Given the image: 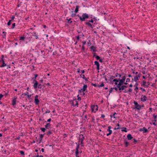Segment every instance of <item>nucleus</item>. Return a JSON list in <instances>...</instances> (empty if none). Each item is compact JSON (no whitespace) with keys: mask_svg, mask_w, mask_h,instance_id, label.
I'll return each instance as SVG.
<instances>
[{"mask_svg":"<svg viewBox=\"0 0 157 157\" xmlns=\"http://www.w3.org/2000/svg\"><path fill=\"white\" fill-rule=\"evenodd\" d=\"M80 21H85L86 19H87L89 18V16L86 13H84L82 14V17L79 16L78 15Z\"/></svg>","mask_w":157,"mask_h":157,"instance_id":"1","label":"nucleus"},{"mask_svg":"<svg viewBox=\"0 0 157 157\" xmlns=\"http://www.w3.org/2000/svg\"><path fill=\"white\" fill-rule=\"evenodd\" d=\"M134 103L135 105V109H136L139 110L141 109V105H140L136 101H134Z\"/></svg>","mask_w":157,"mask_h":157,"instance_id":"2","label":"nucleus"},{"mask_svg":"<svg viewBox=\"0 0 157 157\" xmlns=\"http://www.w3.org/2000/svg\"><path fill=\"white\" fill-rule=\"evenodd\" d=\"M87 87V86L86 84L84 85L83 86V87L80 90H79L78 93L79 94L80 93H81V91H82L83 92H84L85 91Z\"/></svg>","mask_w":157,"mask_h":157,"instance_id":"3","label":"nucleus"},{"mask_svg":"<svg viewBox=\"0 0 157 157\" xmlns=\"http://www.w3.org/2000/svg\"><path fill=\"white\" fill-rule=\"evenodd\" d=\"M112 128V127L111 126H109L108 127V129H107V131H109V133H107V136H109L110 134H111L112 132V130H110V129Z\"/></svg>","mask_w":157,"mask_h":157,"instance_id":"4","label":"nucleus"},{"mask_svg":"<svg viewBox=\"0 0 157 157\" xmlns=\"http://www.w3.org/2000/svg\"><path fill=\"white\" fill-rule=\"evenodd\" d=\"M147 97L144 95H142L141 97V101H146L147 100Z\"/></svg>","mask_w":157,"mask_h":157,"instance_id":"5","label":"nucleus"},{"mask_svg":"<svg viewBox=\"0 0 157 157\" xmlns=\"http://www.w3.org/2000/svg\"><path fill=\"white\" fill-rule=\"evenodd\" d=\"M39 102V101L38 99V95H36L35 98V102L36 105H38Z\"/></svg>","mask_w":157,"mask_h":157,"instance_id":"6","label":"nucleus"},{"mask_svg":"<svg viewBox=\"0 0 157 157\" xmlns=\"http://www.w3.org/2000/svg\"><path fill=\"white\" fill-rule=\"evenodd\" d=\"M72 105L74 106H75L78 105V101L76 100H74L72 102Z\"/></svg>","mask_w":157,"mask_h":157,"instance_id":"7","label":"nucleus"},{"mask_svg":"<svg viewBox=\"0 0 157 157\" xmlns=\"http://www.w3.org/2000/svg\"><path fill=\"white\" fill-rule=\"evenodd\" d=\"M40 139L38 140H36L37 141H38V142L39 143H41L42 139L43 137H44V134H40Z\"/></svg>","mask_w":157,"mask_h":157,"instance_id":"8","label":"nucleus"},{"mask_svg":"<svg viewBox=\"0 0 157 157\" xmlns=\"http://www.w3.org/2000/svg\"><path fill=\"white\" fill-rule=\"evenodd\" d=\"M94 64L97 66V70H99V66H100V64L99 63V62L96 61L94 62Z\"/></svg>","mask_w":157,"mask_h":157,"instance_id":"9","label":"nucleus"},{"mask_svg":"<svg viewBox=\"0 0 157 157\" xmlns=\"http://www.w3.org/2000/svg\"><path fill=\"white\" fill-rule=\"evenodd\" d=\"M33 81L35 82L34 83L33 87L35 89H36L37 87V86L38 85V82L35 79L33 80Z\"/></svg>","mask_w":157,"mask_h":157,"instance_id":"10","label":"nucleus"},{"mask_svg":"<svg viewBox=\"0 0 157 157\" xmlns=\"http://www.w3.org/2000/svg\"><path fill=\"white\" fill-rule=\"evenodd\" d=\"M84 137L83 136V135L81 134L79 135V142H80V141H83L84 139Z\"/></svg>","mask_w":157,"mask_h":157,"instance_id":"11","label":"nucleus"},{"mask_svg":"<svg viewBox=\"0 0 157 157\" xmlns=\"http://www.w3.org/2000/svg\"><path fill=\"white\" fill-rule=\"evenodd\" d=\"M140 131H143L145 133L147 131V129L145 127H144L140 129Z\"/></svg>","mask_w":157,"mask_h":157,"instance_id":"12","label":"nucleus"},{"mask_svg":"<svg viewBox=\"0 0 157 157\" xmlns=\"http://www.w3.org/2000/svg\"><path fill=\"white\" fill-rule=\"evenodd\" d=\"M140 76V74L137 75L136 76H135L134 78V81L136 82L138 80Z\"/></svg>","mask_w":157,"mask_h":157,"instance_id":"13","label":"nucleus"},{"mask_svg":"<svg viewBox=\"0 0 157 157\" xmlns=\"http://www.w3.org/2000/svg\"><path fill=\"white\" fill-rule=\"evenodd\" d=\"M119 81V82L117 84V85L120 86L123 85V84L124 83V81H123V80H122V79H121L120 78Z\"/></svg>","mask_w":157,"mask_h":157,"instance_id":"14","label":"nucleus"},{"mask_svg":"<svg viewBox=\"0 0 157 157\" xmlns=\"http://www.w3.org/2000/svg\"><path fill=\"white\" fill-rule=\"evenodd\" d=\"M17 98H13L12 101V105L13 106L15 105L16 102Z\"/></svg>","mask_w":157,"mask_h":157,"instance_id":"15","label":"nucleus"},{"mask_svg":"<svg viewBox=\"0 0 157 157\" xmlns=\"http://www.w3.org/2000/svg\"><path fill=\"white\" fill-rule=\"evenodd\" d=\"M127 139L128 140H132L133 137L130 134H128L127 136Z\"/></svg>","mask_w":157,"mask_h":157,"instance_id":"16","label":"nucleus"},{"mask_svg":"<svg viewBox=\"0 0 157 157\" xmlns=\"http://www.w3.org/2000/svg\"><path fill=\"white\" fill-rule=\"evenodd\" d=\"M51 124L50 123H47L45 125V128L47 129H49L50 128Z\"/></svg>","mask_w":157,"mask_h":157,"instance_id":"17","label":"nucleus"},{"mask_svg":"<svg viewBox=\"0 0 157 157\" xmlns=\"http://www.w3.org/2000/svg\"><path fill=\"white\" fill-rule=\"evenodd\" d=\"M85 24L89 26H90L91 28L93 29V25L90 23L89 22H86L85 23Z\"/></svg>","mask_w":157,"mask_h":157,"instance_id":"18","label":"nucleus"},{"mask_svg":"<svg viewBox=\"0 0 157 157\" xmlns=\"http://www.w3.org/2000/svg\"><path fill=\"white\" fill-rule=\"evenodd\" d=\"M143 84H141V86H143L146 87H148V86H147L145 85L146 83V82L144 80H143Z\"/></svg>","mask_w":157,"mask_h":157,"instance_id":"19","label":"nucleus"},{"mask_svg":"<svg viewBox=\"0 0 157 157\" xmlns=\"http://www.w3.org/2000/svg\"><path fill=\"white\" fill-rule=\"evenodd\" d=\"M80 7L79 6H76V8L75 10V13H77L78 12V9Z\"/></svg>","mask_w":157,"mask_h":157,"instance_id":"20","label":"nucleus"},{"mask_svg":"<svg viewBox=\"0 0 157 157\" xmlns=\"http://www.w3.org/2000/svg\"><path fill=\"white\" fill-rule=\"evenodd\" d=\"M2 61V64L1 65V67H3L6 66V64L5 63L4 60H3V61H1V62Z\"/></svg>","mask_w":157,"mask_h":157,"instance_id":"21","label":"nucleus"},{"mask_svg":"<svg viewBox=\"0 0 157 157\" xmlns=\"http://www.w3.org/2000/svg\"><path fill=\"white\" fill-rule=\"evenodd\" d=\"M157 115H155V114H154L153 115V117L154 118V120H153V121H154V122H156L157 120H156V119H157Z\"/></svg>","mask_w":157,"mask_h":157,"instance_id":"22","label":"nucleus"},{"mask_svg":"<svg viewBox=\"0 0 157 157\" xmlns=\"http://www.w3.org/2000/svg\"><path fill=\"white\" fill-rule=\"evenodd\" d=\"M124 144L126 147H128V146L129 144V143L126 141H124Z\"/></svg>","mask_w":157,"mask_h":157,"instance_id":"23","label":"nucleus"},{"mask_svg":"<svg viewBox=\"0 0 157 157\" xmlns=\"http://www.w3.org/2000/svg\"><path fill=\"white\" fill-rule=\"evenodd\" d=\"M52 133V132L50 130H49L48 132L47 133V134L48 136H49Z\"/></svg>","mask_w":157,"mask_h":157,"instance_id":"24","label":"nucleus"},{"mask_svg":"<svg viewBox=\"0 0 157 157\" xmlns=\"http://www.w3.org/2000/svg\"><path fill=\"white\" fill-rule=\"evenodd\" d=\"M78 153H79V151H78V150H76V151H75V156L76 157H78V156H78Z\"/></svg>","mask_w":157,"mask_h":157,"instance_id":"25","label":"nucleus"},{"mask_svg":"<svg viewBox=\"0 0 157 157\" xmlns=\"http://www.w3.org/2000/svg\"><path fill=\"white\" fill-rule=\"evenodd\" d=\"M35 37L36 39H37L38 38V35L36 34V33H34L33 34V35Z\"/></svg>","mask_w":157,"mask_h":157,"instance_id":"26","label":"nucleus"},{"mask_svg":"<svg viewBox=\"0 0 157 157\" xmlns=\"http://www.w3.org/2000/svg\"><path fill=\"white\" fill-rule=\"evenodd\" d=\"M25 38V37L21 36V37H20L19 40H23V41H24Z\"/></svg>","mask_w":157,"mask_h":157,"instance_id":"27","label":"nucleus"},{"mask_svg":"<svg viewBox=\"0 0 157 157\" xmlns=\"http://www.w3.org/2000/svg\"><path fill=\"white\" fill-rule=\"evenodd\" d=\"M104 86V84L103 82H102L101 84L100 85H98V86L99 87H102Z\"/></svg>","mask_w":157,"mask_h":157,"instance_id":"28","label":"nucleus"},{"mask_svg":"<svg viewBox=\"0 0 157 157\" xmlns=\"http://www.w3.org/2000/svg\"><path fill=\"white\" fill-rule=\"evenodd\" d=\"M119 80H120V78L118 79L116 78V79H113V81L115 82H119Z\"/></svg>","mask_w":157,"mask_h":157,"instance_id":"29","label":"nucleus"},{"mask_svg":"<svg viewBox=\"0 0 157 157\" xmlns=\"http://www.w3.org/2000/svg\"><path fill=\"white\" fill-rule=\"evenodd\" d=\"M92 50H93V51L94 52H95V48H96L94 47V46H92L91 47H90V48Z\"/></svg>","mask_w":157,"mask_h":157,"instance_id":"30","label":"nucleus"},{"mask_svg":"<svg viewBox=\"0 0 157 157\" xmlns=\"http://www.w3.org/2000/svg\"><path fill=\"white\" fill-rule=\"evenodd\" d=\"M116 114V113L115 112L112 115H110V116L111 117H113L114 118H115V115Z\"/></svg>","mask_w":157,"mask_h":157,"instance_id":"31","label":"nucleus"},{"mask_svg":"<svg viewBox=\"0 0 157 157\" xmlns=\"http://www.w3.org/2000/svg\"><path fill=\"white\" fill-rule=\"evenodd\" d=\"M123 129L122 130V131H124L125 132H127V128H124V127H123Z\"/></svg>","mask_w":157,"mask_h":157,"instance_id":"32","label":"nucleus"},{"mask_svg":"<svg viewBox=\"0 0 157 157\" xmlns=\"http://www.w3.org/2000/svg\"><path fill=\"white\" fill-rule=\"evenodd\" d=\"M79 144L78 143L75 149V150H78V149L79 148Z\"/></svg>","mask_w":157,"mask_h":157,"instance_id":"33","label":"nucleus"},{"mask_svg":"<svg viewBox=\"0 0 157 157\" xmlns=\"http://www.w3.org/2000/svg\"><path fill=\"white\" fill-rule=\"evenodd\" d=\"M117 87L119 89V90L120 91V92H121V90H122V89L120 87V86H117Z\"/></svg>","mask_w":157,"mask_h":157,"instance_id":"34","label":"nucleus"},{"mask_svg":"<svg viewBox=\"0 0 157 157\" xmlns=\"http://www.w3.org/2000/svg\"><path fill=\"white\" fill-rule=\"evenodd\" d=\"M42 85L40 84H39L38 86H37L38 88L39 89H41L42 88Z\"/></svg>","mask_w":157,"mask_h":157,"instance_id":"35","label":"nucleus"},{"mask_svg":"<svg viewBox=\"0 0 157 157\" xmlns=\"http://www.w3.org/2000/svg\"><path fill=\"white\" fill-rule=\"evenodd\" d=\"M71 18H70L69 19H67V20L68 21V23H71L72 22V21H70L71 20Z\"/></svg>","mask_w":157,"mask_h":157,"instance_id":"36","label":"nucleus"},{"mask_svg":"<svg viewBox=\"0 0 157 157\" xmlns=\"http://www.w3.org/2000/svg\"><path fill=\"white\" fill-rule=\"evenodd\" d=\"M40 129L43 132H44L45 131V129L44 128H41Z\"/></svg>","mask_w":157,"mask_h":157,"instance_id":"37","label":"nucleus"},{"mask_svg":"<svg viewBox=\"0 0 157 157\" xmlns=\"http://www.w3.org/2000/svg\"><path fill=\"white\" fill-rule=\"evenodd\" d=\"M1 57H2V58H1V59H0V62H1V61H3V60H4V59H3L4 57V55H2Z\"/></svg>","mask_w":157,"mask_h":157,"instance_id":"38","label":"nucleus"},{"mask_svg":"<svg viewBox=\"0 0 157 157\" xmlns=\"http://www.w3.org/2000/svg\"><path fill=\"white\" fill-rule=\"evenodd\" d=\"M20 152L21 153V154L22 155H24L25 154L24 152L22 151H20Z\"/></svg>","mask_w":157,"mask_h":157,"instance_id":"39","label":"nucleus"},{"mask_svg":"<svg viewBox=\"0 0 157 157\" xmlns=\"http://www.w3.org/2000/svg\"><path fill=\"white\" fill-rule=\"evenodd\" d=\"M95 58L97 60H99L100 58V57L98 56H95Z\"/></svg>","mask_w":157,"mask_h":157,"instance_id":"40","label":"nucleus"},{"mask_svg":"<svg viewBox=\"0 0 157 157\" xmlns=\"http://www.w3.org/2000/svg\"><path fill=\"white\" fill-rule=\"evenodd\" d=\"M80 76L82 77L83 79H85V76L84 75L81 74L80 75Z\"/></svg>","mask_w":157,"mask_h":157,"instance_id":"41","label":"nucleus"},{"mask_svg":"<svg viewBox=\"0 0 157 157\" xmlns=\"http://www.w3.org/2000/svg\"><path fill=\"white\" fill-rule=\"evenodd\" d=\"M125 79H126V77L125 76H124L122 77V78L121 79L122 80H123V81H125Z\"/></svg>","mask_w":157,"mask_h":157,"instance_id":"42","label":"nucleus"},{"mask_svg":"<svg viewBox=\"0 0 157 157\" xmlns=\"http://www.w3.org/2000/svg\"><path fill=\"white\" fill-rule=\"evenodd\" d=\"M113 89L115 90H116V91H118V89L117 86L115 87H113Z\"/></svg>","mask_w":157,"mask_h":157,"instance_id":"43","label":"nucleus"},{"mask_svg":"<svg viewBox=\"0 0 157 157\" xmlns=\"http://www.w3.org/2000/svg\"><path fill=\"white\" fill-rule=\"evenodd\" d=\"M31 94H30V95H28V96H27V97H28V99H31Z\"/></svg>","mask_w":157,"mask_h":157,"instance_id":"44","label":"nucleus"},{"mask_svg":"<svg viewBox=\"0 0 157 157\" xmlns=\"http://www.w3.org/2000/svg\"><path fill=\"white\" fill-rule=\"evenodd\" d=\"M38 75L37 74H35L34 76L35 77L33 78L34 79H35L36 78V77H37Z\"/></svg>","mask_w":157,"mask_h":157,"instance_id":"45","label":"nucleus"},{"mask_svg":"<svg viewBox=\"0 0 157 157\" xmlns=\"http://www.w3.org/2000/svg\"><path fill=\"white\" fill-rule=\"evenodd\" d=\"M91 85L92 86H94L95 87H97L98 86V85H97L96 84H94L93 83H91Z\"/></svg>","mask_w":157,"mask_h":157,"instance_id":"46","label":"nucleus"},{"mask_svg":"<svg viewBox=\"0 0 157 157\" xmlns=\"http://www.w3.org/2000/svg\"><path fill=\"white\" fill-rule=\"evenodd\" d=\"M15 26V23H13V24H12V29L14 28Z\"/></svg>","mask_w":157,"mask_h":157,"instance_id":"47","label":"nucleus"},{"mask_svg":"<svg viewBox=\"0 0 157 157\" xmlns=\"http://www.w3.org/2000/svg\"><path fill=\"white\" fill-rule=\"evenodd\" d=\"M29 94V93L28 92H25V93H24V95L25 96H26V95L28 96V95H29V94Z\"/></svg>","mask_w":157,"mask_h":157,"instance_id":"48","label":"nucleus"},{"mask_svg":"<svg viewBox=\"0 0 157 157\" xmlns=\"http://www.w3.org/2000/svg\"><path fill=\"white\" fill-rule=\"evenodd\" d=\"M120 87L122 89V90H124L125 89V88L124 87L123 85H122L121 86H120Z\"/></svg>","mask_w":157,"mask_h":157,"instance_id":"49","label":"nucleus"},{"mask_svg":"<svg viewBox=\"0 0 157 157\" xmlns=\"http://www.w3.org/2000/svg\"><path fill=\"white\" fill-rule=\"evenodd\" d=\"M130 81V79L129 78H127L126 80V82H129Z\"/></svg>","mask_w":157,"mask_h":157,"instance_id":"50","label":"nucleus"},{"mask_svg":"<svg viewBox=\"0 0 157 157\" xmlns=\"http://www.w3.org/2000/svg\"><path fill=\"white\" fill-rule=\"evenodd\" d=\"M3 95L2 94H0V100H1Z\"/></svg>","mask_w":157,"mask_h":157,"instance_id":"51","label":"nucleus"},{"mask_svg":"<svg viewBox=\"0 0 157 157\" xmlns=\"http://www.w3.org/2000/svg\"><path fill=\"white\" fill-rule=\"evenodd\" d=\"M113 89V88H111V89H110L109 91V93H111L112 92Z\"/></svg>","mask_w":157,"mask_h":157,"instance_id":"52","label":"nucleus"},{"mask_svg":"<svg viewBox=\"0 0 157 157\" xmlns=\"http://www.w3.org/2000/svg\"><path fill=\"white\" fill-rule=\"evenodd\" d=\"M132 91V90L131 89L129 88L128 90V92H131Z\"/></svg>","mask_w":157,"mask_h":157,"instance_id":"53","label":"nucleus"},{"mask_svg":"<svg viewBox=\"0 0 157 157\" xmlns=\"http://www.w3.org/2000/svg\"><path fill=\"white\" fill-rule=\"evenodd\" d=\"M140 89L141 90H143V91L144 92V91H145V90L142 87H140Z\"/></svg>","mask_w":157,"mask_h":157,"instance_id":"54","label":"nucleus"},{"mask_svg":"<svg viewBox=\"0 0 157 157\" xmlns=\"http://www.w3.org/2000/svg\"><path fill=\"white\" fill-rule=\"evenodd\" d=\"M50 110H48L47 111H46L45 112V113H50Z\"/></svg>","mask_w":157,"mask_h":157,"instance_id":"55","label":"nucleus"},{"mask_svg":"<svg viewBox=\"0 0 157 157\" xmlns=\"http://www.w3.org/2000/svg\"><path fill=\"white\" fill-rule=\"evenodd\" d=\"M116 74L118 76H119V77H121V75L120 74H118V73H116Z\"/></svg>","mask_w":157,"mask_h":157,"instance_id":"56","label":"nucleus"},{"mask_svg":"<svg viewBox=\"0 0 157 157\" xmlns=\"http://www.w3.org/2000/svg\"><path fill=\"white\" fill-rule=\"evenodd\" d=\"M89 22H91V23H93L94 22V20L93 19H91L90 20H89Z\"/></svg>","mask_w":157,"mask_h":157,"instance_id":"57","label":"nucleus"},{"mask_svg":"<svg viewBox=\"0 0 157 157\" xmlns=\"http://www.w3.org/2000/svg\"><path fill=\"white\" fill-rule=\"evenodd\" d=\"M105 117V115L104 114H102L101 115V118H104Z\"/></svg>","mask_w":157,"mask_h":157,"instance_id":"58","label":"nucleus"},{"mask_svg":"<svg viewBox=\"0 0 157 157\" xmlns=\"http://www.w3.org/2000/svg\"><path fill=\"white\" fill-rule=\"evenodd\" d=\"M80 93V95H83L85 94V93L84 92H83L82 93L81 92V93Z\"/></svg>","mask_w":157,"mask_h":157,"instance_id":"59","label":"nucleus"},{"mask_svg":"<svg viewBox=\"0 0 157 157\" xmlns=\"http://www.w3.org/2000/svg\"><path fill=\"white\" fill-rule=\"evenodd\" d=\"M76 38L78 40H79V35L77 36H76Z\"/></svg>","mask_w":157,"mask_h":157,"instance_id":"60","label":"nucleus"},{"mask_svg":"<svg viewBox=\"0 0 157 157\" xmlns=\"http://www.w3.org/2000/svg\"><path fill=\"white\" fill-rule=\"evenodd\" d=\"M83 46H84V45L85 44H86V42L85 41H83L82 42Z\"/></svg>","mask_w":157,"mask_h":157,"instance_id":"61","label":"nucleus"},{"mask_svg":"<svg viewBox=\"0 0 157 157\" xmlns=\"http://www.w3.org/2000/svg\"><path fill=\"white\" fill-rule=\"evenodd\" d=\"M134 142L136 143L137 141V140H136L135 139H134Z\"/></svg>","mask_w":157,"mask_h":157,"instance_id":"62","label":"nucleus"},{"mask_svg":"<svg viewBox=\"0 0 157 157\" xmlns=\"http://www.w3.org/2000/svg\"><path fill=\"white\" fill-rule=\"evenodd\" d=\"M15 18V16H13L11 17V20H13Z\"/></svg>","mask_w":157,"mask_h":157,"instance_id":"63","label":"nucleus"},{"mask_svg":"<svg viewBox=\"0 0 157 157\" xmlns=\"http://www.w3.org/2000/svg\"><path fill=\"white\" fill-rule=\"evenodd\" d=\"M85 48L84 47V46H83L82 47V50L84 51L85 50Z\"/></svg>","mask_w":157,"mask_h":157,"instance_id":"64","label":"nucleus"}]
</instances>
